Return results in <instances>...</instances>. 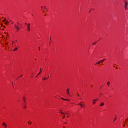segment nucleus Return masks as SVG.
Segmentation results:
<instances>
[{"mask_svg":"<svg viewBox=\"0 0 128 128\" xmlns=\"http://www.w3.org/2000/svg\"><path fill=\"white\" fill-rule=\"evenodd\" d=\"M124 8H125V10H127V6H128V2L126 1H124Z\"/></svg>","mask_w":128,"mask_h":128,"instance_id":"7ed1b4c3","label":"nucleus"},{"mask_svg":"<svg viewBox=\"0 0 128 128\" xmlns=\"http://www.w3.org/2000/svg\"><path fill=\"white\" fill-rule=\"evenodd\" d=\"M116 117H115V118H114V122H116Z\"/></svg>","mask_w":128,"mask_h":128,"instance_id":"f3484780","label":"nucleus"},{"mask_svg":"<svg viewBox=\"0 0 128 128\" xmlns=\"http://www.w3.org/2000/svg\"><path fill=\"white\" fill-rule=\"evenodd\" d=\"M46 80V78H42V80Z\"/></svg>","mask_w":128,"mask_h":128,"instance_id":"4468645a","label":"nucleus"},{"mask_svg":"<svg viewBox=\"0 0 128 128\" xmlns=\"http://www.w3.org/2000/svg\"><path fill=\"white\" fill-rule=\"evenodd\" d=\"M23 100L24 102L26 103V101L24 100V97L23 98Z\"/></svg>","mask_w":128,"mask_h":128,"instance_id":"6ab92c4d","label":"nucleus"},{"mask_svg":"<svg viewBox=\"0 0 128 128\" xmlns=\"http://www.w3.org/2000/svg\"><path fill=\"white\" fill-rule=\"evenodd\" d=\"M98 100H96V99L94 100V102H92L93 104H96V102H98Z\"/></svg>","mask_w":128,"mask_h":128,"instance_id":"423d86ee","label":"nucleus"},{"mask_svg":"<svg viewBox=\"0 0 128 128\" xmlns=\"http://www.w3.org/2000/svg\"><path fill=\"white\" fill-rule=\"evenodd\" d=\"M38 50H40V47L38 48Z\"/></svg>","mask_w":128,"mask_h":128,"instance_id":"c85d7f7f","label":"nucleus"},{"mask_svg":"<svg viewBox=\"0 0 128 128\" xmlns=\"http://www.w3.org/2000/svg\"><path fill=\"white\" fill-rule=\"evenodd\" d=\"M92 12V10H90L89 12Z\"/></svg>","mask_w":128,"mask_h":128,"instance_id":"72a5a7b5","label":"nucleus"},{"mask_svg":"<svg viewBox=\"0 0 128 128\" xmlns=\"http://www.w3.org/2000/svg\"><path fill=\"white\" fill-rule=\"evenodd\" d=\"M17 24H18V26H20V23L17 22Z\"/></svg>","mask_w":128,"mask_h":128,"instance_id":"393cba45","label":"nucleus"},{"mask_svg":"<svg viewBox=\"0 0 128 128\" xmlns=\"http://www.w3.org/2000/svg\"><path fill=\"white\" fill-rule=\"evenodd\" d=\"M19 26H22V24H20Z\"/></svg>","mask_w":128,"mask_h":128,"instance_id":"473e14b6","label":"nucleus"},{"mask_svg":"<svg viewBox=\"0 0 128 128\" xmlns=\"http://www.w3.org/2000/svg\"><path fill=\"white\" fill-rule=\"evenodd\" d=\"M20 76V78H22V74Z\"/></svg>","mask_w":128,"mask_h":128,"instance_id":"2f4dec72","label":"nucleus"},{"mask_svg":"<svg viewBox=\"0 0 128 128\" xmlns=\"http://www.w3.org/2000/svg\"><path fill=\"white\" fill-rule=\"evenodd\" d=\"M78 96H80V94H78Z\"/></svg>","mask_w":128,"mask_h":128,"instance_id":"c9c22d12","label":"nucleus"},{"mask_svg":"<svg viewBox=\"0 0 128 128\" xmlns=\"http://www.w3.org/2000/svg\"><path fill=\"white\" fill-rule=\"evenodd\" d=\"M14 28H15L17 30H20V27L19 26H16V25L15 24L14 25Z\"/></svg>","mask_w":128,"mask_h":128,"instance_id":"39448f33","label":"nucleus"},{"mask_svg":"<svg viewBox=\"0 0 128 128\" xmlns=\"http://www.w3.org/2000/svg\"><path fill=\"white\" fill-rule=\"evenodd\" d=\"M67 118H68V116H67Z\"/></svg>","mask_w":128,"mask_h":128,"instance_id":"79ce46f5","label":"nucleus"},{"mask_svg":"<svg viewBox=\"0 0 128 128\" xmlns=\"http://www.w3.org/2000/svg\"><path fill=\"white\" fill-rule=\"evenodd\" d=\"M14 50H18V48H16L14 49L13 51H14Z\"/></svg>","mask_w":128,"mask_h":128,"instance_id":"f8f14e48","label":"nucleus"},{"mask_svg":"<svg viewBox=\"0 0 128 128\" xmlns=\"http://www.w3.org/2000/svg\"><path fill=\"white\" fill-rule=\"evenodd\" d=\"M2 124H3V126H6V123H4V122H3Z\"/></svg>","mask_w":128,"mask_h":128,"instance_id":"dca6fc26","label":"nucleus"},{"mask_svg":"<svg viewBox=\"0 0 128 128\" xmlns=\"http://www.w3.org/2000/svg\"><path fill=\"white\" fill-rule=\"evenodd\" d=\"M102 60V62H104V60H106V58H104L102 60Z\"/></svg>","mask_w":128,"mask_h":128,"instance_id":"ddd939ff","label":"nucleus"},{"mask_svg":"<svg viewBox=\"0 0 128 128\" xmlns=\"http://www.w3.org/2000/svg\"><path fill=\"white\" fill-rule=\"evenodd\" d=\"M6 22H4V24H8V20H6V19H5Z\"/></svg>","mask_w":128,"mask_h":128,"instance_id":"1a4fd4ad","label":"nucleus"},{"mask_svg":"<svg viewBox=\"0 0 128 128\" xmlns=\"http://www.w3.org/2000/svg\"><path fill=\"white\" fill-rule=\"evenodd\" d=\"M2 22H6V18H4V20H3Z\"/></svg>","mask_w":128,"mask_h":128,"instance_id":"a211bd4d","label":"nucleus"},{"mask_svg":"<svg viewBox=\"0 0 128 128\" xmlns=\"http://www.w3.org/2000/svg\"><path fill=\"white\" fill-rule=\"evenodd\" d=\"M66 118V116H64H64H63V117L62 118Z\"/></svg>","mask_w":128,"mask_h":128,"instance_id":"412c9836","label":"nucleus"},{"mask_svg":"<svg viewBox=\"0 0 128 128\" xmlns=\"http://www.w3.org/2000/svg\"><path fill=\"white\" fill-rule=\"evenodd\" d=\"M61 98L62 100H63L64 99V98Z\"/></svg>","mask_w":128,"mask_h":128,"instance_id":"c756f323","label":"nucleus"},{"mask_svg":"<svg viewBox=\"0 0 128 128\" xmlns=\"http://www.w3.org/2000/svg\"><path fill=\"white\" fill-rule=\"evenodd\" d=\"M49 44H50V42Z\"/></svg>","mask_w":128,"mask_h":128,"instance_id":"4c0bfd02","label":"nucleus"},{"mask_svg":"<svg viewBox=\"0 0 128 128\" xmlns=\"http://www.w3.org/2000/svg\"><path fill=\"white\" fill-rule=\"evenodd\" d=\"M50 40H51V38H50Z\"/></svg>","mask_w":128,"mask_h":128,"instance_id":"a19ab883","label":"nucleus"},{"mask_svg":"<svg viewBox=\"0 0 128 128\" xmlns=\"http://www.w3.org/2000/svg\"><path fill=\"white\" fill-rule=\"evenodd\" d=\"M110 84V82H107V85L108 86V84Z\"/></svg>","mask_w":128,"mask_h":128,"instance_id":"2eb2a0df","label":"nucleus"},{"mask_svg":"<svg viewBox=\"0 0 128 128\" xmlns=\"http://www.w3.org/2000/svg\"><path fill=\"white\" fill-rule=\"evenodd\" d=\"M68 90H70V88H68L66 90V92H67V94L70 95V91Z\"/></svg>","mask_w":128,"mask_h":128,"instance_id":"0eeeda50","label":"nucleus"},{"mask_svg":"<svg viewBox=\"0 0 128 128\" xmlns=\"http://www.w3.org/2000/svg\"><path fill=\"white\" fill-rule=\"evenodd\" d=\"M66 100H68L69 102L70 100L66 99Z\"/></svg>","mask_w":128,"mask_h":128,"instance_id":"7c9ffc66","label":"nucleus"},{"mask_svg":"<svg viewBox=\"0 0 128 128\" xmlns=\"http://www.w3.org/2000/svg\"><path fill=\"white\" fill-rule=\"evenodd\" d=\"M126 122H128L126 121Z\"/></svg>","mask_w":128,"mask_h":128,"instance_id":"f704fd0d","label":"nucleus"},{"mask_svg":"<svg viewBox=\"0 0 128 128\" xmlns=\"http://www.w3.org/2000/svg\"><path fill=\"white\" fill-rule=\"evenodd\" d=\"M24 108H26V106L24 107Z\"/></svg>","mask_w":128,"mask_h":128,"instance_id":"b1692460","label":"nucleus"},{"mask_svg":"<svg viewBox=\"0 0 128 128\" xmlns=\"http://www.w3.org/2000/svg\"><path fill=\"white\" fill-rule=\"evenodd\" d=\"M104 102H102L100 103V106H104Z\"/></svg>","mask_w":128,"mask_h":128,"instance_id":"6e6552de","label":"nucleus"},{"mask_svg":"<svg viewBox=\"0 0 128 128\" xmlns=\"http://www.w3.org/2000/svg\"><path fill=\"white\" fill-rule=\"evenodd\" d=\"M77 105L78 106H80L81 108H84V106H86L84 104H82V102H80V104H77Z\"/></svg>","mask_w":128,"mask_h":128,"instance_id":"f03ea898","label":"nucleus"},{"mask_svg":"<svg viewBox=\"0 0 128 128\" xmlns=\"http://www.w3.org/2000/svg\"><path fill=\"white\" fill-rule=\"evenodd\" d=\"M116 70H118V68L116 67Z\"/></svg>","mask_w":128,"mask_h":128,"instance_id":"e433bc0d","label":"nucleus"},{"mask_svg":"<svg viewBox=\"0 0 128 128\" xmlns=\"http://www.w3.org/2000/svg\"><path fill=\"white\" fill-rule=\"evenodd\" d=\"M40 74H42V68H40V71L39 73L36 75V78H38V76H40Z\"/></svg>","mask_w":128,"mask_h":128,"instance_id":"20e7f679","label":"nucleus"},{"mask_svg":"<svg viewBox=\"0 0 128 128\" xmlns=\"http://www.w3.org/2000/svg\"><path fill=\"white\" fill-rule=\"evenodd\" d=\"M96 44V42H93L92 44Z\"/></svg>","mask_w":128,"mask_h":128,"instance_id":"aec40b11","label":"nucleus"},{"mask_svg":"<svg viewBox=\"0 0 128 128\" xmlns=\"http://www.w3.org/2000/svg\"><path fill=\"white\" fill-rule=\"evenodd\" d=\"M28 32H30V24H28L27 26V28H26Z\"/></svg>","mask_w":128,"mask_h":128,"instance_id":"f257e3e1","label":"nucleus"},{"mask_svg":"<svg viewBox=\"0 0 128 128\" xmlns=\"http://www.w3.org/2000/svg\"><path fill=\"white\" fill-rule=\"evenodd\" d=\"M64 124H66V122H64Z\"/></svg>","mask_w":128,"mask_h":128,"instance_id":"c03bdc74","label":"nucleus"},{"mask_svg":"<svg viewBox=\"0 0 128 128\" xmlns=\"http://www.w3.org/2000/svg\"><path fill=\"white\" fill-rule=\"evenodd\" d=\"M4 128H6L7 126H6V125H4Z\"/></svg>","mask_w":128,"mask_h":128,"instance_id":"5701e85b","label":"nucleus"},{"mask_svg":"<svg viewBox=\"0 0 128 128\" xmlns=\"http://www.w3.org/2000/svg\"><path fill=\"white\" fill-rule=\"evenodd\" d=\"M44 10H46V6H44Z\"/></svg>","mask_w":128,"mask_h":128,"instance_id":"4be33fe9","label":"nucleus"},{"mask_svg":"<svg viewBox=\"0 0 128 128\" xmlns=\"http://www.w3.org/2000/svg\"><path fill=\"white\" fill-rule=\"evenodd\" d=\"M48 78H50V76H48Z\"/></svg>","mask_w":128,"mask_h":128,"instance_id":"ea45409f","label":"nucleus"},{"mask_svg":"<svg viewBox=\"0 0 128 128\" xmlns=\"http://www.w3.org/2000/svg\"><path fill=\"white\" fill-rule=\"evenodd\" d=\"M63 100H66V99L64 98V99Z\"/></svg>","mask_w":128,"mask_h":128,"instance_id":"a878e982","label":"nucleus"},{"mask_svg":"<svg viewBox=\"0 0 128 128\" xmlns=\"http://www.w3.org/2000/svg\"><path fill=\"white\" fill-rule=\"evenodd\" d=\"M124 126H126L124 125Z\"/></svg>","mask_w":128,"mask_h":128,"instance_id":"37998d69","label":"nucleus"},{"mask_svg":"<svg viewBox=\"0 0 128 128\" xmlns=\"http://www.w3.org/2000/svg\"><path fill=\"white\" fill-rule=\"evenodd\" d=\"M48 78H50V76H48Z\"/></svg>","mask_w":128,"mask_h":128,"instance_id":"58836bf2","label":"nucleus"},{"mask_svg":"<svg viewBox=\"0 0 128 128\" xmlns=\"http://www.w3.org/2000/svg\"><path fill=\"white\" fill-rule=\"evenodd\" d=\"M60 112V114H64H64H67L68 112H66L65 113H64L63 112H62V111L60 112Z\"/></svg>","mask_w":128,"mask_h":128,"instance_id":"9b49d317","label":"nucleus"},{"mask_svg":"<svg viewBox=\"0 0 128 128\" xmlns=\"http://www.w3.org/2000/svg\"><path fill=\"white\" fill-rule=\"evenodd\" d=\"M64 128H66L65 126H64Z\"/></svg>","mask_w":128,"mask_h":128,"instance_id":"49530a36","label":"nucleus"},{"mask_svg":"<svg viewBox=\"0 0 128 128\" xmlns=\"http://www.w3.org/2000/svg\"><path fill=\"white\" fill-rule=\"evenodd\" d=\"M127 120H128V119L127 118Z\"/></svg>","mask_w":128,"mask_h":128,"instance_id":"a18cd8bd","label":"nucleus"},{"mask_svg":"<svg viewBox=\"0 0 128 128\" xmlns=\"http://www.w3.org/2000/svg\"><path fill=\"white\" fill-rule=\"evenodd\" d=\"M28 124H32V123H30V122H28Z\"/></svg>","mask_w":128,"mask_h":128,"instance_id":"bb28decb","label":"nucleus"},{"mask_svg":"<svg viewBox=\"0 0 128 128\" xmlns=\"http://www.w3.org/2000/svg\"><path fill=\"white\" fill-rule=\"evenodd\" d=\"M25 24H26V26H28V23H25Z\"/></svg>","mask_w":128,"mask_h":128,"instance_id":"cd10ccee","label":"nucleus"},{"mask_svg":"<svg viewBox=\"0 0 128 128\" xmlns=\"http://www.w3.org/2000/svg\"><path fill=\"white\" fill-rule=\"evenodd\" d=\"M100 62H102V60H100L98 61L97 64H100Z\"/></svg>","mask_w":128,"mask_h":128,"instance_id":"9d476101","label":"nucleus"}]
</instances>
